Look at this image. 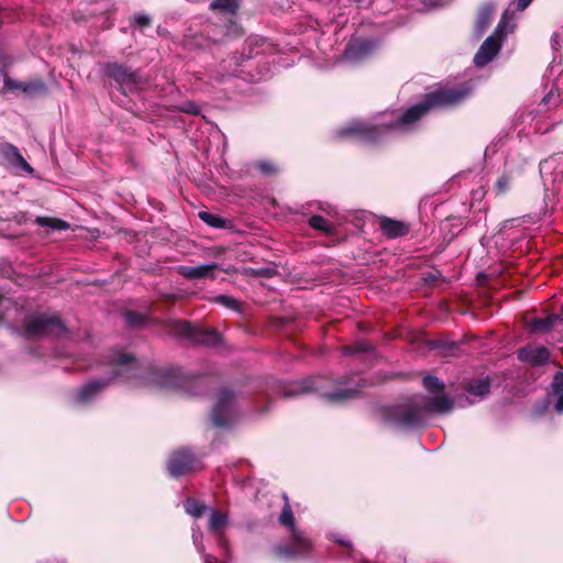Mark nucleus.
Wrapping results in <instances>:
<instances>
[{
  "mask_svg": "<svg viewBox=\"0 0 563 563\" xmlns=\"http://www.w3.org/2000/svg\"><path fill=\"white\" fill-rule=\"evenodd\" d=\"M561 311L563 312V302H562Z\"/></svg>",
  "mask_w": 563,
  "mask_h": 563,
  "instance_id": "obj_44",
  "label": "nucleus"
},
{
  "mask_svg": "<svg viewBox=\"0 0 563 563\" xmlns=\"http://www.w3.org/2000/svg\"><path fill=\"white\" fill-rule=\"evenodd\" d=\"M124 319L126 323L133 327L141 325L144 321V314L136 312V311H128L124 314Z\"/></svg>",
  "mask_w": 563,
  "mask_h": 563,
  "instance_id": "obj_30",
  "label": "nucleus"
},
{
  "mask_svg": "<svg viewBox=\"0 0 563 563\" xmlns=\"http://www.w3.org/2000/svg\"><path fill=\"white\" fill-rule=\"evenodd\" d=\"M238 8V0H213L210 3L211 10H220L228 13H234Z\"/></svg>",
  "mask_w": 563,
  "mask_h": 563,
  "instance_id": "obj_24",
  "label": "nucleus"
},
{
  "mask_svg": "<svg viewBox=\"0 0 563 563\" xmlns=\"http://www.w3.org/2000/svg\"><path fill=\"white\" fill-rule=\"evenodd\" d=\"M545 163H547V162H544V163H541V164H540V168H541V169L544 167V164H545Z\"/></svg>",
  "mask_w": 563,
  "mask_h": 563,
  "instance_id": "obj_43",
  "label": "nucleus"
},
{
  "mask_svg": "<svg viewBox=\"0 0 563 563\" xmlns=\"http://www.w3.org/2000/svg\"><path fill=\"white\" fill-rule=\"evenodd\" d=\"M192 541L196 547V549L201 553L205 550L203 543H202V533L199 529L192 530Z\"/></svg>",
  "mask_w": 563,
  "mask_h": 563,
  "instance_id": "obj_33",
  "label": "nucleus"
},
{
  "mask_svg": "<svg viewBox=\"0 0 563 563\" xmlns=\"http://www.w3.org/2000/svg\"><path fill=\"white\" fill-rule=\"evenodd\" d=\"M308 222L311 228L325 234H333L334 232V227L321 216H312Z\"/></svg>",
  "mask_w": 563,
  "mask_h": 563,
  "instance_id": "obj_21",
  "label": "nucleus"
},
{
  "mask_svg": "<svg viewBox=\"0 0 563 563\" xmlns=\"http://www.w3.org/2000/svg\"><path fill=\"white\" fill-rule=\"evenodd\" d=\"M102 71L107 77L112 78L119 85H128L136 82V73L130 70L122 64L107 63L102 65Z\"/></svg>",
  "mask_w": 563,
  "mask_h": 563,
  "instance_id": "obj_12",
  "label": "nucleus"
},
{
  "mask_svg": "<svg viewBox=\"0 0 563 563\" xmlns=\"http://www.w3.org/2000/svg\"><path fill=\"white\" fill-rule=\"evenodd\" d=\"M466 391L473 397L471 402L484 399L490 391V380L488 377L472 380L466 386Z\"/></svg>",
  "mask_w": 563,
  "mask_h": 563,
  "instance_id": "obj_19",
  "label": "nucleus"
},
{
  "mask_svg": "<svg viewBox=\"0 0 563 563\" xmlns=\"http://www.w3.org/2000/svg\"><path fill=\"white\" fill-rule=\"evenodd\" d=\"M320 208H321V210L325 211L328 214H334L335 213V209L333 207H331V206H327V208L321 206Z\"/></svg>",
  "mask_w": 563,
  "mask_h": 563,
  "instance_id": "obj_41",
  "label": "nucleus"
},
{
  "mask_svg": "<svg viewBox=\"0 0 563 563\" xmlns=\"http://www.w3.org/2000/svg\"><path fill=\"white\" fill-rule=\"evenodd\" d=\"M178 110L189 114H198L200 112V108L194 101H185L178 106Z\"/></svg>",
  "mask_w": 563,
  "mask_h": 563,
  "instance_id": "obj_32",
  "label": "nucleus"
},
{
  "mask_svg": "<svg viewBox=\"0 0 563 563\" xmlns=\"http://www.w3.org/2000/svg\"><path fill=\"white\" fill-rule=\"evenodd\" d=\"M549 357V350L544 345H528L518 351V358L533 366L545 364Z\"/></svg>",
  "mask_w": 563,
  "mask_h": 563,
  "instance_id": "obj_14",
  "label": "nucleus"
},
{
  "mask_svg": "<svg viewBox=\"0 0 563 563\" xmlns=\"http://www.w3.org/2000/svg\"><path fill=\"white\" fill-rule=\"evenodd\" d=\"M471 95V87L440 88L428 93L424 99L408 108L406 111H385L372 121L353 120L336 131L339 137L374 144L390 132L405 133L413 129L416 122L424 117L432 108L452 107L461 103Z\"/></svg>",
  "mask_w": 563,
  "mask_h": 563,
  "instance_id": "obj_1",
  "label": "nucleus"
},
{
  "mask_svg": "<svg viewBox=\"0 0 563 563\" xmlns=\"http://www.w3.org/2000/svg\"><path fill=\"white\" fill-rule=\"evenodd\" d=\"M452 408L453 400L443 394L421 396L384 409L383 419L394 428L416 429L424 424V413L446 415Z\"/></svg>",
  "mask_w": 563,
  "mask_h": 563,
  "instance_id": "obj_3",
  "label": "nucleus"
},
{
  "mask_svg": "<svg viewBox=\"0 0 563 563\" xmlns=\"http://www.w3.org/2000/svg\"><path fill=\"white\" fill-rule=\"evenodd\" d=\"M279 522L291 532V542L274 547L275 554L283 560H296L305 558L311 551L312 544L305 533L295 527V518L288 504L282 510Z\"/></svg>",
  "mask_w": 563,
  "mask_h": 563,
  "instance_id": "obj_5",
  "label": "nucleus"
},
{
  "mask_svg": "<svg viewBox=\"0 0 563 563\" xmlns=\"http://www.w3.org/2000/svg\"><path fill=\"white\" fill-rule=\"evenodd\" d=\"M332 539H333V541H335L342 545H345L347 548H351V545H352L347 539H345L344 537H342L340 534H332Z\"/></svg>",
  "mask_w": 563,
  "mask_h": 563,
  "instance_id": "obj_37",
  "label": "nucleus"
},
{
  "mask_svg": "<svg viewBox=\"0 0 563 563\" xmlns=\"http://www.w3.org/2000/svg\"><path fill=\"white\" fill-rule=\"evenodd\" d=\"M218 268L217 264H202L197 266L181 265L178 267V273L187 279H201L206 277H213V271Z\"/></svg>",
  "mask_w": 563,
  "mask_h": 563,
  "instance_id": "obj_17",
  "label": "nucleus"
},
{
  "mask_svg": "<svg viewBox=\"0 0 563 563\" xmlns=\"http://www.w3.org/2000/svg\"><path fill=\"white\" fill-rule=\"evenodd\" d=\"M382 233L388 239H397L409 232V225L406 222L393 220L384 217L379 221Z\"/></svg>",
  "mask_w": 563,
  "mask_h": 563,
  "instance_id": "obj_16",
  "label": "nucleus"
},
{
  "mask_svg": "<svg viewBox=\"0 0 563 563\" xmlns=\"http://www.w3.org/2000/svg\"><path fill=\"white\" fill-rule=\"evenodd\" d=\"M0 155L16 170H23L27 174L33 173L31 165L21 155L19 148L11 143L0 144Z\"/></svg>",
  "mask_w": 563,
  "mask_h": 563,
  "instance_id": "obj_13",
  "label": "nucleus"
},
{
  "mask_svg": "<svg viewBox=\"0 0 563 563\" xmlns=\"http://www.w3.org/2000/svg\"><path fill=\"white\" fill-rule=\"evenodd\" d=\"M104 364L109 367L111 376L93 379L84 385L75 395L78 404L86 405L92 401L114 379H120L130 386H150L159 388H178L185 380L184 375L176 368L144 367L131 354L111 352Z\"/></svg>",
  "mask_w": 563,
  "mask_h": 563,
  "instance_id": "obj_2",
  "label": "nucleus"
},
{
  "mask_svg": "<svg viewBox=\"0 0 563 563\" xmlns=\"http://www.w3.org/2000/svg\"><path fill=\"white\" fill-rule=\"evenodd\" d=\"M375 49V43L366 38L351 40L344 51V58L349 62H358L367 57Z\"/></svg>",
  "mask_w": 563,
  "mask_h": 563,
  "instance_id": "obj_11",
  "label": "nucleus"
},
{
  "mask_svg": "<svg viewBox=\"0 0 563 563\" xmlns=\"http://www.w3.org/2000/svg\"><path fill=\"white\" fill-rule=\"evenodd\" d=\"M11 64L12 59L4 53L0 52V76L5 73L7 68L10 67Z\"/></svg>",
  "mask_w": 563,
  "mask_h": 563,
  "instance_id": "obj_35",
  "label": "nucleus"
},
{
  "mask_svg": "<svg viewBox=\"0 0 563 563\" xmlns=\"http://www.w3.org/2000/svg\"><path fill=\"white\" fill-rule=\"evenodd\" d=\"M563 43V37L561 36L560 32H555L552 36V44L556 48Z\"/></svg>",
  "mask_w": 563,
  "mask_h": 563,
  "instance_id": "obj_39",
  "label": "nucleus"
},
{
  "mask_svg": "<svg viewBox=\"0 0 563 563\" xmlns=\"http://www.w3.org/2000/svg\"><path fill=\"white\" fill-rule=\"evenodd\" d=\"M35 222L41 227H49L54 230H67L69 228V224L66 221L46 217H37Z\"/></svg>",
  "mask_w": 563,
  "mask_h": 563,
  "instance_id": "obj_25",
  "label": "nucleus"
},
{
  "mask_svg": "<svg viewBox=\"0 0 563 563\" xmlns=\"http://www.w3.org/2000/svg\"><path fill=\"white\" fill-rule=\"evenodd\" d=\"M24 331L27 338H60L66 333V327L57 316L34 313L25 318Z\"/></svg>",
  "mask_w": 563,
  "mask_h": 563,
  "instance_id": "obj_6",
  "label": "nucleus"
},
{
  "mask_svg": "<svg viewBox=\"0 0 563 563\" xmlns=\"http://www.w3.org/2000/svg\"><path fill=\"white\" fill-rule=\"evenodd\" d=\"M552 325V321L550 320H541L537 319L534 321V327L540 329H549Z\"/></svg>",
  "mask_w": 563,
  "mask_h": 563,
  "instance_id": "obj_38",
  "label": "nucleus"
},
{
  "mask_svg": "<svg viewBox=\"0 0 563 563\" xmlns=\"http://www.w3.org/2000/svg\"><path fill=\"white\" fill-rule=\"evenodd\" d=\"M320 377H316L310 379L307 385H305L303 390H311L319 393L323 398L332 402H340L350 398H353L357 393L355 388H343L335 387L334 390H323L320 387Z\"/></svg>",
  "mask_w": 563,
  "mask_h": 563,
  "instance_id": "obj_10",
  "label": "nucleus"
},
{
  "mask_svg": "<svg viewBox=\"0 0 563 563\" xmlns=\"http://www.w3.org/2000/svg\"><path fill=\"white\" fill-rule=\"evenodd\" d=\"M150 16L146 14H136L134 16V23L140 27L147 26L150 24Z\"/></svg>",
  "mask_w": 563,
  "mask_h": 563,
  "instance_id": "obj_36",
  "label": "nucleus"
},
{
  "mask_svg": "<svg viewBox=\"0 0 563 563\" xmlns=\"http://www.w3.org/2000/svg\"><path fill=\"white\" fill-rule=\"evenodd\" d=\"M489 20H490V10L489 9H484L479 13L478 19H477V27H478L479 32L485 31V29L489 24Z\"/></svg>",
  "mask_w": 563,
  "mask_h": 563,
  "instance_id": "obj_31",
  "label": "nucleus"
},
{
  "mask_svg": "<svg viewBox=\"0 0 563 563\" xmlns=\"http://www.w3.org/2000/svg\"><path fill=\"white\" fill-rule=\"evenodd\" d=\"M174 331L196 344L216 345L220 341V335L214 329L192 325L188 321H176Z\"/></svg>",
  "mask_w": 563,
  "mask_h": 563,
  "instance_id": "obj_8",
  "label": "nucleus"
},
{
  "mask_svg": "<svg viewBox=\"0 0 563 563\" xmlns=\"http://www.w3.org/2000/svg\"><path fill=\"white\" fill-rule=\"evenodd\" d=\"M228 523L229 517L225 512H220L214 509L210 511V518L208 522V529L210 532L220 534Z\"/></svg>",
  "mask_w": 563,
  "mask_h": 563,
  "instance_id": "obj_20",
  "label": "nucleus"
},
{
  "mask_svg": "<svg viewBox=\"0 0 563 563\" xmlns=\"http://www.w3.org/2000/svg\"><path fill=\"white\" fill-rule=\"evenodd\" d=\"M198 216L206 224L212 228L222 229L227 225V220L218 214L200 211Z\"/></svg>",
  "mask_w": 563,
  "mask_h": 563,
  "instance_id": "obj_22",
  "label": "nucleus"
},
{
  "mask_svg": "<svg viewBox=\"0 0 563 563\" xmlns=\"http://www.w3.org/2000/svg\"><path fill=\"white\" fill-rule=\"evenodd\" d=\"M532 1L533 0H517L516 2L509 4L494 33L483 42L477 53L475 54L474 64L477 67H484L494 59L501 47L503 40L509 33H512L516 27V11L522 12Z\"/></svg>",
  "mask_w": 563,
  "mask_h": 563,
  "instance_id": "obj_4",
  "label": "nucleus"
},
{
  "mask_svg": "<svg viewBox=\"0 0 563 563\" xmlns=\"http://www.w3.org/2000/svg\"><path fill=\"white\" fill-rule=\"evenodd\" d=\"M497 186L500 190H504L507 187V180L505 178H500L497 181Z\"/></svg>",
  "mask_w": 563,
  "mask_h": 563,
  "instance_id": "obj_40",
  "label": "nucleus"
},
{
  "mask_svg": "<svg viewBox=\"0 0 563 563\" xmlns=\"http://www.w3.org/2000/svg\"><path fill=\"white\" fill-rule=\"evenodd\" d=\"M369 347V344L366 342H357L353 349L346 347L345 354H353L355 352H367Z\"/></svg>",
  "mask_w": 563,
  "mask_h": 563,
  "instance_id": "obj_34",
  "label": "nucleus"
},
{
  "mask_svg": "<svg viewBox=\"0 0 563 563\" xmlns=\"http://www.w3.org/2000/svg\"><path fill=\"white\" fill-rule=\"evenodd\" d=\"M422 385L426 390L432 395L441 394L444 389V384L438 377L428 375L423 378Z\"/></svg>",
  "mask_w": 563,
  "mask_h": 563,
  "instance_id": "obj_23",
  "label": "nucleus"
},
{
  "mask_svg": "<svg viewBox=\"0 0 563 563\" xmlns=\"http://www.w3.org/2000/svg\"><path fill=\"white\" fill-rule=\"evenodd\" d=\"M205 563H218L217 559L207 554L205 555Z\"/></svg>",
  "mask_w": 563,
  "mask_h": 563,
  "instance_id": "obj_42",
  "label": "nucleus"
},
{
  "mask_svg": "<svg viewBox=\"0 0 563 563\" xmlns=\"http://www.w3.org/2000/svg\"><path fill=\"white\" fill-rule=\"evenodd\" d=\"M197 459L187 449L174 452L168 461L167 468L173 477H180L196 468Z\"/></svg>",
  "mask_w": 563,
  "mask_h": 563,
  "instance_id": "obj_9",
  "label": "nucleus"
},
{
  "mask_svg": "<svg viewBox=\"0 0 563 563\" xmlns=\"http://www.w3.org/2000/svg\"><path fill=\"white\" fill-rule=\"evenodd\" d=\"M186 512L195 518H199L206 510V505L199 500L188 498L185 503Z\"/></svg>",
  "mask_w": 563,
  "mask_h": 563,
  "instance_id": "obj_26",
  "label": "nucleus"
},
{
  "mask_svg": "<svg viewBox=\"0 0 563 563\" xmlns=\"http://www.w3.org/2000/svg\"><path fill=\"white\" fill-rule=\"evenodd\" d=\"M561 100V95L556 88H551L550 91L542 98V104L556 107Z\"/></svg>",
  "mask_w": 563,
  "mask_h": 563,
  "instance_id": "obj_29",
  "label": "nucleus"
},
{
  "mask_svg": "<svg viewBox=\"0 0 563 563\" xmlns=\"http://www.w3.org/2000/svg\"><path fill=\"white\" fill-rule=\"evenodd\" d=\"M256 167L262 174L267 176L275 175L279 172V167L274 162L266 159L258 161Z\"/></svg>",
  "mask_w": 563,
  "mask_h": 563,
  "instance_id": "obj_27",
  "label": "nucleus"
},
{
  "mask_svg": "<svg viewBox=\"0 0 563 563\" xmlns=\"http://www.w3.org/2000/svg\"><path fill=\"white\" fill-rule=\"evenodd\" d=\"M210 418L212 423L220 428H229L235 422L238 409L235 395L232 390L223 388L219 391Z\"/></svg>",
  "mask_w": 563,
  "mask_h": 563,
  "instance_id": "obj_7",
  "label": "nucleus"
},
{
  "mask_svg": "<svg viewBox=\"0 0 563 563\" xmlns=\"http://www.w3.org/2000/svg\"><path fill=\"white\" fill-rule=\"evenodd\" d=\"M549 402L558 413H563V372H558L551 382Z\"/></svg>",
  "mask_w": 563,
  "mask_h": 563,
  "instance_id": "obj_18",
  "label": "nucleus"
},
{
  "mask_svg": "<svg viewBox=\"0 0 563 563\" xmlns=\"http://www.w3.org/2000/svg\"><path fill=\"white\" fill-rule=\"evenodd\" d=\"M213 301L232 310H238L239 308L236 299L232 296L219 295L213 298Z\"/></svg>",
  "mask_w": 563,
  "mask_h": 563,
  "instance_id": "obj_28",
  "label": "nucleus"
},
{
  "mask_svg": "<svg viewBox=\"0 0 563 563\" xmlns=\"http://www.w3.org/2000/svg\"><path fill=\"white\" fill-rule=\"evenodd\" d=\"M4 87L8 90H21L25 95L43 93L46 91V85L42 80L19 81L10 77H4Z\"/></svg>",
  "mask_w": 563,
  "mask_h": 563,
  "instance_id": "obj_15",
  "label": "nucleus"
}]
</instances>
